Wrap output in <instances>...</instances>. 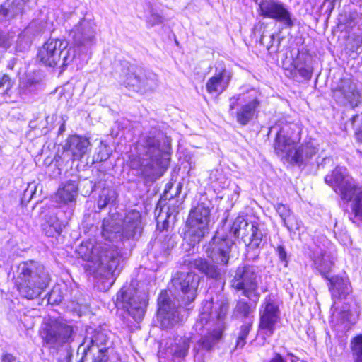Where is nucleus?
Masks as SVG:
<instances>
[{
	"label": "nucleus",
	"instance_id": "obj_46",
	"mask_svg": "<svg viewBox=\"0 0 362 362\" xmlns=\"http://www.w3.org/2000/svg\"><path fill=\"white\" fill-rule=\"evenodd\" d=\"M107 349L101 348L98 350V355L94 357L93 362H107L108 356L106 354Z\"/></svg>",
	"mask_w": 362,
	"mask_h": 362
},
{
	"label": "nucleus",
	"instance_id": "obj_6",
	"mask_svg": "<svg viewBox=\"0 0 362 362\" xmlns=\"http://www.w3.org/2000/svg\"><path fill=\"white\" fill-rule=\"evenodd\" d=\"M34 267L33 262H22L17 269V289L22 297L28 300L38 297L49 283L47 275L37 273Z\"/></svg>",
	"mask_w": 362,
	"mask_h": 362
},
{
	"label": "nucleus",
	"instance_id": "obj_37",
	"mask_svg": "<svg viewBox=\"0 0 362 362\" xmlns=\"http://www.w3.org/2000/svg\"><path fill=\"white\" fill-rule=\"evenodd\" d=\"M283 223L290 232L299 230L302 226L301 221L292 214H290Z\"/></svg>",
	"mask_w": 362,
	"mask_h": 362
},
{
	"label": "nucleus",
	"instance_id": "obj_31",
	"mask_svg": "<svg viewBox=\"0 0 362 362\" xmlns=\"http://www.w3.org/2000/svg\"><path fill=\"white\" fill-rule=\"evenodd\" d=\"M294 69L301 77L310 80L312 77L313 69L310 65L306 64L305 60L302 57H298L293 63Z\"/></svg>",
	"mask_w": 362,
	"mask_h": 362
},
{
	"label": "nucleus",
	"instance_id": "obj_17",
	"mask_svg": "<svg viewBox=\"0 0 362 362\" xmlns=\"http://www.w3.org/2000/svg\"><path fill=\"white\" fill-rule=\"evenodd\" d=\"M230 233L236 238L241 237L245 245L253 248L259 247L262 241L263 234L254 223H248L243 217H237L234 221Z\"/></svg>",
	"mask_w": 362,
	"mask_h": 362
},
{
	"label": "nucleus",
	"instance_id": "obj_36",
	"mask_svg": "<svg viewBox=\"0 0 362 362\" xmlns=\"http://www.w3.org/2000/svg\"><path fill=\"white\" fill-rule=\"evenodd\" d=\"M252 327V322H246L240 327L238 337L236 341V348L242 349L246 344L247 337Z\"/></svg>",
	"mask_w": 362,
	"mask_h": 362
},
{
	"label": "nucleus",
	"instance_id": "obj_24",
	"mask_svg": "<svg viewBox=\"0 0 362 362\" xmlns=\"http://www.w3.org/2000/svg\"><path fill=\"white\" fill-rule=\"evenodd\" d=\"M310 257L313 259L315 268L326 279H329L327 274L333 266L332 257L329 252L317 245L311 248Z\"/></svg>",
	"mask_w": 362,
	"mask_h": 362
},
{
	"label": "nucleus",
	"instance_id": "obj_49",
	"mask_svg": "<svg viewBox=\"0 0 362 362\" xmlns=\"http://www.w3.org/2000/svg\"><path fill=\"white\" fill-rule=\"evenodd\" d=\"M35 24V23H34V22L31 23L28 25V27L26 28L25 29V30L21 33V35L19 36V38H22V37L29 35L32 32L33 28L34 27Z\"/></svg>",
	"mask_w": 362,
	"mask_h": 362
},
{
	"label": "nucleus",
	"instance_id": "obj_28",
	"mask_svg": "<svg viewBox=\"0 0 362 362\" xmlns=\"http://www.w3.org/2000/svg\"><path fill=\"white\" fill-rule=\"evenodd\" d=\"M192 267L211 279H218L221 275L220 269L202 258L196 259Z\"/></svg>",
	"mask_w": 362,
	"mask_h": 362
},
{
	"label": "nucleus",
	"instance_id": "obj_9",
	"mask_svg": "<svg viewBox=\"0 0 362 362\" xmlns=\"http://www.w3.org/2000/svg\"><path fill=\"white\" fill-rule=\"evenodd\" d=\"M147 294L139 291L132 285L124 286L117 293L115 306L131 315L135 320H141L147 305Z\"/></svg>",
	"mask_w": 362,
	"mask_h": 362
},
{
	"label": "nucleus",
	"instance_id": "obj_52",
	"mask_svg": "<svg viewBox=\"0 0 362 362\" xmlns=\"http://www.w3.org/2000/svg\"><path fill=\"white\" fill-rule=\"evenodd\" d=\"M240 192V188L238 186H236L235 189H234V194L237 195V197L239 196Z\"/></svg>",
	"mask_w": 362,
	"mask_h": 362
},
{
	"label": "nucleus",
	"instance_id": "obj_51",
	"mask_svg": "<svg viewBox=\"0 0 362 362\" xmlns=\"http://www.w3.org/2000/svg\"><path fill=\"white\" fill-rule=\"evenodd\" d=\"M349 312H347V311H343V312L341 313V317H342V318H343L344 320V319L348 320V316H349Z\"/></svg>",
	"mask_w": 362,
	"mask_h": 362
},
{
	"label": "nucleus",
	"instance_id": "obj_39",
	"mask_svg": "<svg viewBox=\"0 0 362 362\" xmlns=\"http://www.w3.org/2000/svg\"><path fill=\"white\" fill-rule=\"evenodd\" d=\"M251 308L249 304L244 300H239L235 306L234 314L238 317H248Z\"/></svg>",
	"mask_w": 362,
	"mask_h": 362
},
{
	"label": "nucleus",
	"instance_id": "obj_12",
	"mask_svg": "<svg viewBox=\"0 0 362 362\" xmlns=\"http://www.w3.org/2000/svg\"><path fill=\"white\" fill-rule=\"evenodd\" d=\"M119 81L126 86L142 93L153 91L158 86V76L156 74L134 66L124 69Z\"/></svg>",
	"mask_w": 362,
	"mask_h": 362
},
{
	"label": "nucleus",
	"instance_id": "obj_4",
	"mask_svg": "<svg viewBox=\"0 0 362 362\" xmlns=\"http://www.w3.org/2000/svg\"><path fill=\"white\" fill-rule=\"evenodd\" d=\"M293 129L289 124H284L276 132L274 150L277 155L289 163L302 164L310 159L317 152L313 140L303 143L296 148V139L293 138Z\"/></svg>",
	"mask_w": 362,
	"mask_h": 362
},
{
	"label": "nucleus",
	"instance_id": "obj_48",
	"mask_svg": "<svg viewBox=\"0 0 362 362\" xmlns=\"http://www.w3.org/2000/svg\"><path fill=\"white\" fill-rule=\"evenodd\" d=\"M0 362H20L14 357L13 355L10 354H6L2 356Z\"/></svg>",
	"mask_w": 362,
	"mask_h": 362
},
{
	"label": "nucleus",
	"instance_id": "obj_27",
	"mask_svg": "<svg viewBox=\"0 0 362 362\" xmlns=\"http://www.w3.org/2000/svg\"><path fill=\"white\" fill-rule=\"evenodd\" d=\"M330 291L333 298H343L351 292V286L347 278L335 276L329 279Z\"/></svg>",
	"mask_w": 362,
	"mask_h": 362
},
{
	"label": "nucleus",
	"instance_id": "obj_1",
	"mask_svg": "<svg viewBox=\"0 0 362 362\" xmlns=\"http://www.w3.org/2000/svg\"><path fill=\"white\" fill-rule=\"evenodd\" d=\"M120 222L115 215L103 219L101 235L108 243L89 240L81 243L76 249L78 256L86 262L85 268L90 274L112 280L110 285L122 269V256L113 242L140 235L143 228L141 215L136 210L128 211L122 224Z\"/></svg>",
	"mask_w": 362,
	"mask_h": 362
},
{
	"label": "nucleus",
	"instance_id": "obj_5",
	"mask_svg": "<svg viewBox=\"0 0 362 362\" xmlns=\"http://www.w3.org/2000/svg\"><path fill=\"white\" fill-rule=\"evenodd\" d=\"M325 180L342 199L351 200L349 219L353 223L362 221V189L356 186L346 168L337 167L331 175L325 177Z\"/></svg>",
	"mask_w": 362,
	"mask_h": 362
},
{
	"label": "nucleus",
	"instance_id": "obj_25",
	"mask_svg": "<svg viewBox=\"0 0 362 362\" xmlns=\"http://www.w3.org/2000/svg\"><path fill=\"white\" fill-rule=\"evenodd\" d=\"M90 145L88 139L86 137L73 135L68 138L64 148L71 155L73 160L81 159L86 153Z\"/></svg>",
	"mask_w": 362,
	"mask_h": 362
},
{
	"label": "nucleus",
	"instance_id": "obj_50",
	"mask_svg": "<svg viewBox=\"0 0 362 362\" xmlns=\"http://www.w3.org/2000/svg\"><path fill=\"white\" fill-rule=\"evenodd\" d=\"M269 362H286L281 355L279 354H274L273 357L270 359Z\"/></svg>",
	"mask_w": 362,
	"mask_h": 362
},
{
	"label": "nucleus",
	"instance_id": "obj_16",
	"mask_svg": "<svg viewBox=\"0 0 362 362\" xmlns=\"http://www.w3.org/2000/svg\"><path fill=\"white\" fill-rule=\"evenodd\" d=\"M279 320V306L270 296H267L259 310V329L264 339L274 334L276 325Z\"/></svg>",
	"mask_w": 362,
	"mask_h": 362
},
{
	"label": "nucleus",
	"instance_id": "obj_43",
	"mask_svg": "<svg viewBox=\"0 0 362 362\" xmlns=\"http://www.w3.org/2000/svg\"><path fill=\"white\" fill-rule=\"evenodd\" d=\"M276 210L279 214L282 221L291 214L289 209L282 204H278L276 206Z\"/></svg>",
	"mask_w": 362,
	"mask_h": 362
},
{
	"label": "nucleus",
	"instance_id": "obj_33",
	"mask_svg": "<svg viewBox=\"0 0 362 362\" xmlns=\"http://www.w3.org/2000/svg\"><path fill=\"white\" fill-rule=\"evenodd\" d=\"M107 341V337L106 335L101 332H97L95 333V334L88 338V337H86L84 338L83 342L81 344V346L84 345L87 343L86 348L84 349L85 352L89 351L90 349V346L93 345H96L97 346H99V345H103L105 344Z\"/></svg>",
	"mask_w": 362,
	"mask_h": 362
},
{
	"label": "nucleus",
	"instance_id": "obj_8",
	"mask_svg": "<svg viewBox=\"0 0 362 362\" xmlns=\"http://www.w3.org/2000/svg\"><path fill=\"white\" fill-rule=\"evenodd\" d=\"M74 57V50L69 46V42L61 39H49L37 53L40 62L50 67L66 66Z\"/></svg>",
	"mask_w": 362,
	"mask_h": 362
},
{
	"label": "nucleus",
	"instance_id": "obj_29",
	"mask_svg": "<svg viewBox=\"0 0 362 362\" xmlns=\"http://www.w3.org/2000/svg\"><path fill=\"white\" fill-rule=\"evenodd\" d=\"M14 81L11 77L4 74L0 79V100L8 101L11 98V90L13 87Z\"/></svg>",
	"mask_w": 362,
	"mask_h": 362
},
{
	"label": "nucleus",
	"instance_id": "obj_38",
	"mask_svg": "<svg viewBox=\"0 0 362 362\" xmlns=\"http://www.w3.org/2000/svg\"><path fill=\"white\" fill-rule=\"evenodd\" d=\"M44 231L47 237H57L60 235L62 231V226L58 221L52 224L45 225Z\"/></svg>",
	"mask_w": 362,
	"mask_h": 362
},
{
	"label": "nucleus",
	"instance_id": "obj_40",
	"mask_svg": "<svg viewBox=\"0 0 362 362\" xmlns=\"http://www.w3.org/2000/svg\"><path fill=\"white\" fill-rule=\"evenodd\" d=\"M351 123L356 127V136L358 141L362 142V112L351 118Z\"/></svg>",
	"mask_w": 362,
	"mask_h": 362
},
{
	"label": "nucleus",
	"instance_id": "obj_44",
	"mask_svg": "<svg viewBox=\"0 0 362 362\" xmlns=\"http://www.w3.org/2000/svg\"><path fill=\"white\" fill-rule=\"evenodd\" d=\"M63 297L59 294L58 288H54L49 293L48 300L52 303H59Z\"/></svg>",
	"mask_w": 362,
	"mask_h": 362
},
{
	"label": "nucleus",
	"instance_id": "obj_14",
	"mask_svg": "<svg viewBox=\"0 0 362 362\" xmlns=\"http://www.w3.org/2000/svg\"><path fill=\"white\" fill-rule=\"evenodd\" d=\"M258 5L259 14L281 23L285 28H291L295 18L284 3L279 0H254Z\"/></svg>",
	"mask_w": 362,
	"mask_h": 362
},
{
	"label": "nucleus",
	"instance_id": "obj_30",
	"mask_svg": "<svg viewBox=\"0 0 362 362\" xmlns=\"http://www.w3.org/2000/svg\"><path fill=\"white\" fill-rule=\"evenodd\" d=\"M349 346L353 362H362V334L352 338Z\"/></svg>",
	"mask_w": 362,
	"mask_h": 362
},
{
	"label": "nucleus",
	"instance_id": "obj_55",
	"mask_svg": "<svg viewBox=\"0 0 362 362\" xmlns=\"http://www.w3.org/2000/svg\"><path fill=\"white\" fill-rule=\"evenodd\" d=\"M109 157V155L107 154L105 158H101V160H106Z\"/></svg>",
	"mask_w": 362,
	"mask_h": 362
},
{
	"label": "nucleus",
	"instance_id": "obj_13",
	"mask_svg": "<svg viewBox=\"0 0 362 362\" xmlns=\"http://www.w3.org/2000/svg\"><path fill=\"white\" fill-rule=\"evenodd\" d=\"M259 105L257 97L238 94L229 99L228 112L235 117L238 124L245 126L254 118Z\"/></svg>",
	"mask_w": 362,
	"mask_h": 362
},
{
	"label": "nucleus",
	"instance_id": "obj_20",
	"mask_svg": "<svg viewBox=\"0 0 362 362\" xmlns=\"http://www.w3.org/2000/svg\"><path fill=\"white\" fill-rule=\"evenodd\" d=\"M158 321L163 329L170 328L181 320L180 312L174 303L169 299L165 291H161L158 298Z\"/></svg>",
	"mask_w": 362,
	"mask_h": 362
},
{
	"label": "nucleus",
	"instance_id": "obj_41",
	"mask_svg": "<svg viewBox=\"0 0 362 362\" xmlns=\"http://www.w3.org/2000/svg\"><path fill=\"white\" fill-rule=\"evenodd\" d=\"M34 90L33 85L30 83H21L19 85V95L23 100L28 99Z\"/></svg>",
	"mask_w": 362,
	"mask_h": 362
},
{
	"label": "nucleus",
	"instance_id": "obj_7",
	"mask_svg": "<svg viewBox=\"0 0 362 362\" xmlns=\"http://www.w3.org/2000/svg\"><path fill=\"white\" fill-rule=\"evenodd\" d=\"M76 327L64 321L45 323L40 331L42 346L58 350L74 341Z\"/></svg>",
	"mask_w": 362,
	"mask_h": 362
},
{
	"label": "nucleus",
	"instance_id": "obj_21",
	"mask_svg": "<svg viewBox=\"0 0 362 362\" xmlns=\"http://www.w3.org/2000/svg\"><path fill=\"white\" fill-rule=\"evenodd\" d=\"M189 346V338L176 337L166 342L165 347L158 351V356L160 359H183L187 355Z\"/></svg>",
	"mask_w": 362,
	"mask_h": 362
},
{
	"label": "nucleus",
	"instance_id": "obj_15",
	"mask_svg": "<svg viewBox=\"0 0 362 362\" xmlns=\"http://www.w3.org/2000/svg\"><path fill=\"white\" fill-rule=\"evenodd\" d=\"M333 98L344 106L357 107L362 95L357 83L351 78H341L332 88Z\"/></svg>",
	"mask_w": 362,
	"mask_h": 362
},
{
	"label": "nucleus",
	"instance_id": "obj_3",
	"mask_svg": "<svg viewBox=\"0 0 362 362\" xmlns=\"http://www.w3.org/2000/svg\"><path fill=\"white\" fill-rule=\"evenodd\" d=\"M146 158L132 156L129 166L132 169L139 170L144 175H149L157 168H164L168 163L170 142L163 132L158 130L150 132L141 140Z\"/></svg>",
	"mask_w": 362,
	"mask_h": 362
},
{
	"label": "nucleus",
	"instance_id": "obj_26",
	"mask_svg": "<svg viewBox=\"0 0 362 362\" xmlns=\"http://www.w3.org/2000/svg\"><path fill=\"white\" fill-rule=\"evenodd\" d=\"M78 194V183L69 180L60 186L54 195V201L59 204H69L75 202Z\"/></svg>",
	"mask_w": 362,
	"mask_h": 362
},
{
	"label": "nucleus",
	"instance_id": "obj_2",
	"mask_svg": "<svg viewBox=\"0 0 362 362\" xmlns=\"http://www.w3.org/2000/svg\"><path fill=\"white\" fill-rule=\"evenodd\" d=\"M228 310V303L224 299L216 302L206 301L204 304L199 318L194 325L195 332L202 335L198 342L202 349L211 351L221 339L225 328L224 320Z\"/></svg>",
	"mask_w": 362,
	"mask_h": 362
},
{
	"label": "nucleus",
	"instance_id": "obj_35",
	"mask_svg": "<svg viewBox=\"0 0 362 362\" xmlns=\"http://www.w3.org/2000/svg\"><path fill=\"white\" fill-rule=\"evenodd\" d=\"M260 42L264 45L268 51H276L279 45V40L276 39L274 34L267 35L264 33L260 37Z\"/></svg>",
	"mask_w": 362,
	"mask_h": 362
},
{
	"label": "nucleus",
	"instance_id": "obj_42",
	"mask_svg": "<svg viewBox=\"0 0 362 362\" xmlns=\"http://www.w3.org/2000/svg\"><path fill=\"white\" fill-rule=\"evenodd\" d=\"M148 26L153 27L163 23V17L158 13L151 12L146 19Z\"/></svg>",
	"mask_w": 362,
	"mask_h": 362
},
{
	"label": "nucleus",
	"instance_id": "obj_11",
	"mask_svg": "<svg viewBox=\"0 0 362 362\" xmlns=\"http://www.w3.org/2000/svg\"><path fill=\"white\" fill-rule=\"evenodd\" d=\"M259 279L255 267L244 264L237 267L230 284L235 290L242 291L244 296L257 303L260 297L258 292Z\"/></svg>",
	"mask_w": 362,
	"mask_h": 362
},
{
	"label": "nucleus",
	"instance_id": "obj_54",
	"mask_svg": "<svg viewBox=\"0 0 362 362\" xmlns=\"http://www.w3.org/2000/svg\"><path fill=\"white\" fill-rule=\"evenodd\" d=\"M64 124H62V125L60 127L59 130H60L61 132H62V131H64Z\"/></svg>",
	"mask_w": 362,
	"mask_h": 362
},
{
	"label": "nucleus",
	"instance_id": "obj_18",
	"mask_svg": "<svg viewBox=\"0 0 362 362\" xmlns=\"http://www.w3.org/2000/svg\"><path fill=\"white\" fill-rule=\"evenodd\" d=\"M233 241L227 235L217 231L209 244L206 246L205 252L213 262L226 265L230 259V253Z\"/></svg>",
	"mask_w": 362,
	"mask_h": 362
},
{
	"label": "nucleus",
	"instance_id": "obj_10",
	"mask_svg": "<svg viewBox=\"0 0 362 362\" xmlns=\"http://www.w3.org/2000/svg\"><path fill=\"white\" fill-rule=\"evenodd\" d=\"M210 209L203 204L197 205L192 209L186 222L187 230L185 240L194 247L199 244L209 233Z\"/></svg>",
	"mask_w": 362,
	"mask_h": 362
},
{
	"label": "nucleus",
	"instance_id": "obj_19",
	"mask_svg": "<svg viewBox=\"0 0 362 362\" xmlns=\"http://www.w3.org/2000/svg\"><path fill=\"white\" fill-rule=\"evenodd\" d=\"M175 288L181 293L182 304L187 305L197 297L199 276L192 272H177L172 279Z\"/></svg>",
	"mask_w": 362,
	"mask_h": 362
},
{
	"label": "nucleus",
	"instance_id": "obj_47",
	"mask_svg": "<svg viewBox=\"0 0 362 362\" xmlns=\"http://www.w3.org/2000/svg\"><path fill=\"white\" fill-rule=\"evenodd\" d=\"M36 187L34 184H29L28 188L25 191V196L29 195L31 199L35 193Z\"/></svg>",
	"mask_w": 362,
	"mask_h": 362
},
{
	"label": "nucleus",
	"instance_id": "obj_34",
	"mask_svg": "<svg viewBox=\"0 0 362 362\" xmlns=\"http://www.w3.org/2000/svg\"><path fill=\"white\" fill-rule=\"evenodd\" d=\"M116 199V194L113 189H103L98 200L99 209H104L108 204L113 202Z\"/></svg>",
	"mask_w": 362,
	"mask_h": 362
},
{
	"label": "nucleus",
	"instance_id": "obj_53",
	"mask_svg": "<svg viewBox=\"0 0 362 362\" xmlns=\"http://www.w3.org/2000/svg\"><path fill=\"white\" fill-rule=\"evenodd\" d=\"M276 129H277L276 126L272 127L270 128V132H272L273 130H275Z\"/></svg>",
	"mask_w": 362,
	"mask_h": 362
},
{
	"label": "nucleus",
	"instance_id": "obj_32",
	"mask_svg": "<svg viewBox=\"0 0 362 362\" xmlns=\"http://www.w3.org/2000/svg\"><path fill=\"white\" fill-rule=\"evenodd\" d=\"M24 3L23 0H12V2L8 4L7 8L1 6V11H6L3 13L4 16L7 18H13L23 11Z\"/></svg>",
	"mask_w": 362,
	"mask_h": 362
},
{
	"label": "nucleus",
	"instance_id": "obj_23",
	"mask_svg": "<svg viewBox=\"0 0 362 362\" xmlns=\"http://www.w3.org/2000/svg\"><path fill=\"white\" fill-rule=\"evenodd\" d=\"M233 74L225 65L219 64L215 73L206 82V88L210 94H221L226 90L231 81Z\"/></svg>",
	"mask_w": 362,
	"mask_h": 362
},
{
	"label": "nucleus",
	"instance_id": "obj_22",
	"mask_svg": "<svg viewBox=\"0 0 362 362\" xmlns=\"http://www.w3.org/2000/svg\"><path fill=\"white\" fill-rule=\"evenodd\" d=\"M70 35L78 46L89 47L95 42L94 25L86 19L81 20L71 30Z\"/></svg>",
	"mask_w": 362,
	"mask_h": 362
},
{
	"label": "nucleus",
	"instance_id": "obj_45",
	"mask_svg": "<svg viewBox=\"0 0 362 362\" xmlns=\"http://www.w3.org/2000/svg\"><path fill=\"white\" fill-rule=\"evenodd\" d=\"M276 252L281 262L284 264V266H287L288 260H287V253L285 250V248L282 245H279L276 249Z\"/></svg>",
	"mask_w": 362,
	"mask_h": 362
}]
</instances>
